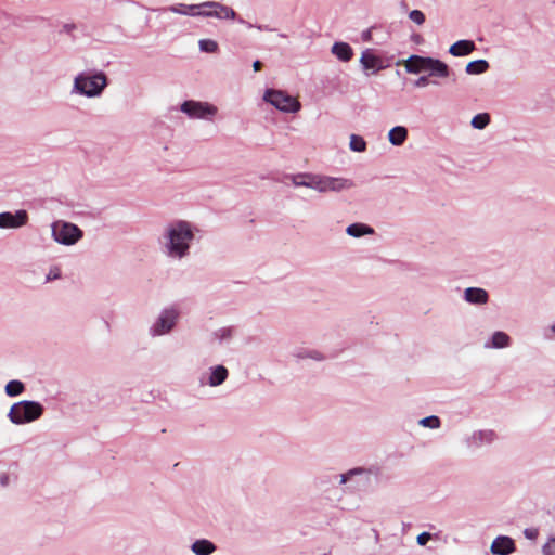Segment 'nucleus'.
<instances>
[{"label":"nucleus","instance_id":"nucleus-39","mask_svg":"<svg viewBox=\"0 0 555 555\" xmlns=\"http://www.w3.org/2000/svg\"><path fill=\"white\" fill-rule=\"evenodd\" d=\"M551 331H552V333H554V335H555V325H552V326H551Z\"/></svg>","mask_w":555,"mask_h":555},{"label":"nucleus","instance_id":"nucleus-33","mask_svg":"<svg viewBox=\"0 0 555 555\" xmlns=\"http://www.w3.org/2000/svg\"><path fill=\"white\" fill-rule=\"evenodd\" d=\"M429 83L430 81L427 76H421L418 79L415 80L414 86L422 88L428 86Z\"/></svg>","mask_w":555,"mask_h":555},{"label":"nucleus","instance_id":"nucleus-22","mask_svg":"<svg viewBox=\"0 0 555 555\" xmlns=\"http://www.w3.org/2000/svg\"><path fill=\"white\" fill-rule=\"evenodd\" d=\"M24 391V384L20 380H10L5 385V392L10 397H15Z\"/></svg>","mask_w":555,"mask_h":555},{"label":"nucleus","instance_id":"nucleus-10","mask_svg":"<svg viewBox=\"0 0 555 555\" xmlns=\"http://www.w3.org/2000/svg\"><path fill=\"white\" fill-rule=\"evenodd\" d=\"M177 317L178 313L175 310H165L154 325V334L162 335L169 332L173 327Z\"/></svg>","mask_w":555,"mask_h":555},{"label":"nucleus","instance_id":"nucleus-32","mask_svg":"<svg viewBox=\"0 0 555 555\" xmlns=\"http://www.w3.org/2000/svg\"><path fill=\"white\" fill-rule=\"evenodd\" d=\"M60 275H61L60 269L57 267L52 268V269H50V271L47 275V281H52V280L59 279Z\"/></svg>","mask_w":555,"mask_h":555},{"label":"nucleus","instance_id":"nucleus-17","mask_svg":"<svg viewBox=\"0 0 555 555\" xmlns=\"http://www.w3.org/2000/svg\"><path fill=\"white\" fill-rule=\"evenodd\" d=\"M216 550L214 543L208 540H197L192 545V551L196 555H209Z\"/></svg>","mask_w":555,"mask_h":555},{"label":"nucleus","instance_id":"nucleus-18","mask_svg":"<svg viewBox=\"0 0 555 555\" xmlns=\"http://www.w3.org/2000/svg\"><path fill=\"white\" fill-rule=\"evenodd\" d=\"M489 68L486 60L472 61L466 65V73L469 75H478L485 73Z\"/></svg>","mask_w":555,"mask_h":555},{"label":"nucleus","instance_id":"nucleus-28","mask_svg":"<svg viewBox=\"0 0 555 555\" xmlns=\"http://www.w3.org/2000/svg\"><path fill=\"white\" fill-rule=\"evenodd\" d=\"M420 424L425 427L438 428L440 426V420L437 416H428L420 421Z\"/></svg>","mask_w":555,"mask_h":555},{"label":"nucleus","instance_id":"nucleus-7","mask_svg":"<svg viewBox=\"0 0 555 555\" xmlns=\"http://www.w3.org/2000/svg\"><path fill=\"white\" fill-rule=\"evenodd\" d=\"M52 234L59 243L72 245L82 236V231L73 223L56 221L52 225Z\"/></svg>","mask_w":555,"mask_h":555},{"label":"nucleus","instance_id":"nucleus-15","mask_svg":"<svg viewBox=\"0 0 555 555\" xmlns=\"http://www.w3.org/2000/svg\"><path fill=\"white\" fill-rule=\"evenodd\" d=\"M332 52L335 54L340 61L348 62L351 60L353 52L351 47L345 42H336L332 47Z\"/></svg>","mask_w":555,"mask_h":555},{"label":"nucleus","instance_id":"nucleus-25","mask_svg":"<svg viewBox=\"0 0 555 555\" xmlns=\"http://www.w3.org/2000/svg\"><path fill=\"white\" fill-rule=\"evenodd\" d=\"M509 343V337L503 332H495L492 336V344L495 348L506 347Z\"/></svg>","mask_w":555,"mask_h":555},{"label":"nucleus","instance_id":"nucleus-34","mask_svg":"<svg viewBox=\"0 0 555 555\" xmlns=\"http://www.w3.org/2000/svg\"><path fill=\"white\" fill-rule=\"evenodd\" d=\"M430 538H431L430 533L423 532L417 535V543L420 545H425L430 540Z\"/></svg>","mask_w":555,"mask_h":555},{"label":"nucleus","instance_id":"nucleus-23","mask_svg":"<svg viewBox=\"0 0 555 555\" xmlns=\"http://www.w3.org/2000/svg\"><path fill=\"white\" fill-rule=\"evenodd\" d=\"M490 122V116L487 113L478 114L473 117L472 126L476 129H483Z\"/></svg>","mask_w":555,"mask_h":555},{"label":"nucleus","instance_id":"nucleus-5","mask_svg":"<svg viewBox=\"0 0 555 555\" xmlns=\"http://www.w3.org/2000/svg\"><path fill=\"white\" fill-rule=\"evenodd\" d=\"M106 86V76L99 73L93 76L79 75L75 79V88L82 94L95 96L102 92Z\"/></svg>","mask_w":555,"mask_h":555},{"label":"nucleus","instance_id":"nucleus-9","mask_svg":"<svg viewBox=\"0 0 555 555\" xmlns=\"http://www.w3.org/2000/svg\"><path fill=\"white\" fill-rule=\"evenodd\" d=\"M181 109L191 117L197 118H203L208 115H215L217 112V108L212 105L194 101H185L182 104Z\"/></svg>","mask_w":555,"mask_h":555},{"label":"nucleus","instance_id":"nucleus-11","mask_svg":"<svg viewBox=\"0 0 555 555\" xmlns=\"http://www.w3.org/2000/svg\"><path fill=\"white\" fill-rule=\"evenodd\" d=\"M27 214L24 210L17 211L15 215L11 212L0 214V228H17L25 224Z\"/></svg>","mask_w":555,"mask_h":555},{"label":"nucleus","instance_id":"nucleus-26","mask_svg":"<svg viewBox=\"0 0 555 555\" xmlns=\"http://www.w3.org/2000/svg\"><path fill=\"white\" fill-rule=\"evenodd\" d=\"M292 181L294 185L296 186H307L311 188V175L305 173V175H297L292 177Z\"/></svg>","mask_w":555,"mask_h":555},{"label":"nucleus","instance_id":"nucleus-1","mask_svg":"<svg viewBox=\"0 0 555 555\" xmlns=\"http://www.w3.org/2000/svg\"><path fill=\"white\" fill-rule=\"evenodd\" d=\"M403 64L406 72L411 74L428 72L433 77L447 78L450 73L446 63L433 57L411 55Z\"/></svg>","mask_w":555,"mask_h":555},{"label":"nucleus","instance_id":"nucleus-8","mask_svg":"<svg viewBox=\"0 0 555 555\" xmlns=\"http://www.w3.org/2000/svg\"><path fill=\"white\" fill-rule=\"evenodd\" d=\"M311 189L320 192L341 191L352 186V182L343 178L323 177L311 175Z\"/></svg>","mask_w":555,"mask_h":555},{"label":"nucleus","instance_id":"nucleus-37","mask_svg":"<svg viewBox=\"0 0 555 555\" xmlns=\"http://www.w3.org/2000/svg\"><path fill=\"white\" fill-rule=\"evenodd\" d=\"M347 481V476L346 475H343L341 476V483H345Z\"/></svg>","mask_w":555,"mask_h":555},{"label":"nucleus","instance_id":"nucleus-20","mask_svg":"<svg viewBox=\"0 0 555 555\" xmlns=\"http://www.w3.org/2000/svg\"><path fill=\"white\" fill-rule=\"evenodd\" d=\"M361 64L365 69H380V60L372 53H363L361 56Z\"/></svg>","mask_w":555,"mask_h":555},{"label":"nucleus","instance_id":"nucleus-21","mask_svg":"<svg viewBox=\"0 0 555 555\" xmlns=\"http://www.w3.org/2000/svg\"><path fill=\"white\" fill-rule=\"evenodd\" d=\"M373 232L372 228L362 223H353L347 228V233L354 237H360L363 234H371Z\"/></svg>","mask_w":555,"mask_h":555},{"label":"nucleus","instance_id":"nucleus-31","mask_svg":"<svg viewBox=\"0 0 555 555\" xmlns=\"http://www.w3.org/2000/svg\"><path fill=\"white\" fill-rule=\"evenodd\" d=\"M544 555H555V538L550 539L543 547Z\"/></svg>","mask_w":555,"mask_h":555},{"label":"nucleus","instance_id":"nucleus-19","mask_svg":"<svg viewBox=\"0 0 555 555\" xmlns=\"http://www.w3.org/2000/svg\"><path fill=\"white\" fill-rule=\"evenodd\" d=\"M228 377V370L222 366V365H218L217 367L214 369L210 377H209V384L211 386H218L220 384H222Z\"/></svg>","mask_w":555,"mask_h":555},{"label":"nucleus","instance_id":"nucleus-16","mask_svg":"<svg viewBox=\"0 0 555 555\" xmlns=\"http://www.w3.org/2000/svg\"><path fill=\"white\" fill-rule=\"evenodd\" d=\"M388 138L391 144L402 145L408 138V130L402 126H397L389 131Z\"/></svg>","mask_w":555,"mask_h":555},{"label":"nucleus","instance_id":"nucleus-24","mask_svg":"<svg viewBox=\"0 0 555 555\" xmlns=\"http://www.w3.org/2000/svg\"><path fill=\"white\" fill-rule=\"evenodd\" d=\"M350 149L354 152H364L366 150V142L364 139L357 134L350 137Z\"/></svg>","mask_w":555,"mask_h":555},{"label":"nucleus","instance_id":"nucleus-27","mask_svg":"<svg viewBox=\"0 0 555 555\" xmlns=\"http://www.w3.org/2000/svg\"><path fill=\"white\" fill-rule=\"evenodd\" d=\"M199 48L202 51L208 52V53H215L219 49L218 43L211 39L199 40Z\"/></svg>","mask_w":555,"mask_h":555},{"label":"nucleus","instance_id":"nucleus-35","mask_svg":"<svg viewBox=\"0 0 555 555\" xmlns=\"http://www.w3.org/2000/svg\"><path fill=\"white\" fill-rule=\"evenodd\" d=\"M253 68H254V70H255V72H259V70H261V68H262V63H261L260 61H255V62L253 63Z\"/></svg>","mask_w":555,"mask_h":555},{"label":"nucleus","instance_id":"nucleus-2","mask_svg":"<svg viewBox=\"0 0 555 555\" xmlns=\"http://www.w3.org/2000/svg\"><path fill=\"white\" fill-rule=\"evenodd\" d=\"M169 251L171 255L182 257L189 248V242L193 238V233L186 222H179L172 225L168 232Z\"/></svg>","mask_w":555,"mask_h":555},{"label":"nucleus","instance_id":"nucleus-12","mask_svg":"<svg viewBox=\"0 0 555 555\" xmlns=\"http://www.w3.org/2000/svg\"><path fill=\"white\" fill-rule=\"evenodd\" d=\"M515 551V543L508 537H499L491 544V552L498 555H508Z\"/></svg>","mask_w":555,"mask_h":555},{"label":"nucleus","instance_id":"nucleus-29","mask_svg":"<svg viewBox=\"0 0 555 555\" xmlns=\"http://www.w3.org/2000/svg\"><path fill=\"white\" fill-rule=\"evenodd\" d=\"M409 17L417 25H422L425 22V15L420 10H412L409 14Z\"/></svg>","mask_w":555,"mask_h":555},{"label":"nucleus","instance_id":"nucleus-13","mask_svg":"<svg viewBox=\"0 0 555 555\" xmlns=\"http://www.w3.org/2000/svg\"><path fill=\"white\" fill-rule=\"evenodd\" d=\"M488 298V293L483 288L468 287L465 291V299L470 304L483 305Z\"/></svg>","mask_w":555,"mask_h":555},{"label":"nucleus","instance_id":"nucleus-4","mask_svg":"<svg viewBox=\"0 0 555 555\" xmlns=\"http://www.w3.org/2000/svg\"><path fill=\"white\" fill-rule=\"evenodd\" d=\"M188 9L192 11V16L232 20L236 16V13L233 9L215 1L203 2L199 4H190Z\"/></svg>","mask_w":555,"mask_h":555},{"label":"nucleus","instance_id":"nucleus-38","mask_svg":"<svg viewBox=\"0 0 555 555\" xmlns=\"http://www.w3.org/2000/svg\"><path fill=\"white\" fill-rule=\"evenodd\" d=\"M489 438H488V441H491L492 440V436H493V433H489Z\"/></svg>","mask_w":555,"mask_h":555},{"label":"nucleus","instance_id":"nucleus-14","mask_svg":"<svg viewBox=\"0 0 555 555\" xmlns=\"http://www.w3.org/2000/svg\"><path fill=\"white\" fill-rule=\"evenodd\" d=\"M475 48V43L470 40H459L450 47L449 52L454 56H465L470 54Z\"/></svg>","mask_w":555,"mask_h":555},{"label":"nucleus","instance_id":"nucleus-30","mask_svg":"<svg viewBox=\"0 0 555 555\" xmlns=\"http://www.w3.org/2000/svg\"><path fill=\"white\" fill-rule=\"evenodd\" d=\"M189 5L180 3L178 5L171 7L170 11L178 13V14H184V15H192V11L188 9Z\"/></svg>","mask_w":555,"mask_h":555},{"label":"nucleus","instance_id":"nucleus-36","mask_svg":"<svg viewBox=\"0 0 555 555\" xmlns=\"http://www.w3.org/2000/svg\"><path fill=\"white\" fill-rule=\"evenodd\" d=\"M7 482H8V477H7V476L1 477V483H2L3 486H5V485H7Z\"/></svg>","mask_w":555,"mask_h":555},{"label":"nucleus","instance_id":"nucleus-3","mask_svg":"<svg viewBox=\"0 0 555 555\" xmlns=\"http://www.w3.org/2000/svg\"><path fill=\"white\" fill-rule=\"evenodd\" d=\"M42 406L35 401H22L12 405L9 417L14 424L33 422L42 415Z\"/></svg>","mask_w":555,"mask_h":555},{"label":"nucleus","instance_id":"nucleus-6","mask_svg":"<svg viewBox=\"0 0 555 555\" xmlns=\"http://www.w3.org/2000/svg\"><path fill=\"white\" fill-rule=\"evenodd\" d=\"M263 99L275 106L278 109L287 113H296L300 109L301 106L297 99L281 90H267Z\"/></svg>","mask_w":555,"mask_h":555}]
</instances>
